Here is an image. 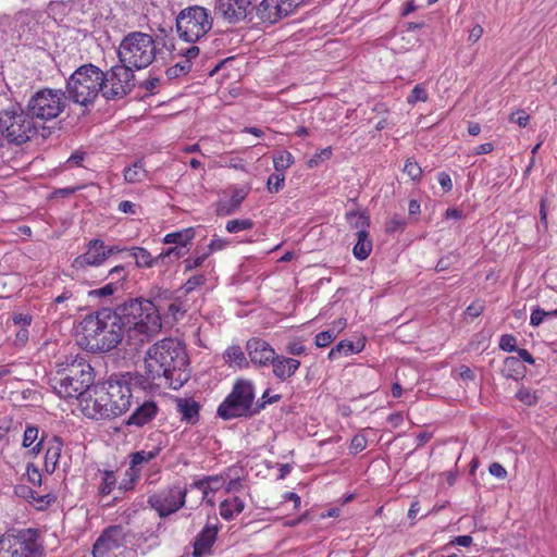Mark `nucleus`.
Instances as JSON below:
<instances>
[{
    "instance_id": "nucleus-1",
    "label": "nucleus",
    "mask_w": 557,
    "mask_h": 557,
    "mask_svg": "<svg viewBox=\"0 0 557 557\" xmlns=\"http://www.w3.org/2000/svg\"><path fill=\"white\" fill-rule=\"evenodd\" d=\"M154 301L145 298H129L111 309L129 345L135 348L149 342L161 330L159 310L162 300L171 298L169 289L159 288Z\"/></svg>"
},
{
    "instance_id": "nucleus-2",
    "label": "nucleus",
    "mask_w": 557,
    "mask_h": 557,
    "mask_svg": "<svg viewBox=\"0 0 557 557\" xmlns=\"http://www.w3.org/2000/svg\"><path fill=\"white\" fill-rule=\"evenodd\" d=\"M187 366V354L181 343L164 338L148 349L145 374H141V377L146 381L148 389L162 385L177 389L189 379Z\"/></svg>"
},
{
    "instance_id": "nucleus-3",
    "label": "nucleus",
    "mask_w": 557,
    "mask_h": 557,
    "mask_svg": "<svg viewBox=\"0 0 557 557\" xmlns=\"http://www.w3.org/2000/svg\"><path fill=\"white\" fill-rule=\"evenodd\" d=\"M141 374L126 372L111 375L103 383L96 384L90 395L92 409L101 419H111L126 412L136 391H148Z\"/></svg>"
},
{
    "instance_id": "nucleus-4",
    "label": "nucleus",
    "mask_w": 557,
    "mask_h": 557,
    "mask_svg": "<svg viewBox=\"0 0 557 557\" xmlns=\"http://www.w3.org/2000/svg\"><path fill=\"white\" fill-rule=\"evenodd\" d=\"M79 329L78 344L91 352H108L125 336L109 308L87 314L82 320Z\"/></svg>"
},
{
    "instance_id": "nucleus-5",
    "label": "nucleus",
    "mask_w": 557,
    "mask_h": 557,
    "mask_svg": "<svg viewBox=\"0 0 557 557\" xmlns=\"http://www.w3.org/2000/svg\"><path fill=\"white\" fill-rule=\"evenodd\" d=\"M94 370L84 358H71L57 364L49 384L62 398H79L94 387Z\"/></svg>"
},
{
    "instance_id": "nucleus-6",
    "label": "nucleus",
    "mask_w": 557,
    "mask_h": 557,
    "mask_svg": "<svg viewBox=\"0 0 557 557\" xmlns=\"http://www.w3.org/2000/svg\"><path fill=\"white\" fill-rule=\"evenodd\" d=\"M65 94L79 106L94 104L99 94L103 96L102 70L91 63L81 65L66 81Z\"/></svg>"
},
{
    "instance_id": "nucleus-7",
    "label": "nucleus",
    "mask_w": 557,
    "mask_h": 557,
    "mask_svg": "<svg viewBox=\"0 0 557 557\" xmlns=\"http://www.w3.org/2000/svg\"><path fill=\"white\" fill-rule=\"evenodd\" d=\"M158 53L156 39L147 33L134 30L121 40L116 54L119 61L135 71L148 67Z\"/></svg>"
},
{
    "instance_id": "nucleus-8",
    "label": "nucleus",
    "mask_w": 557,
    "mask_h": 557,
    "mask_svg": "<svg viewBox=\"0 0 557 557\" xmlns=\"http://www.w3.org/2000/svg\"><path fill=\"white\" fill-rule=\"evenodd\" d=\"M256 391L252 381L238 379L231 393L219 405L216 416L225 421L255 417Z\"/></svg>"
},
{
    "instance_id": "nucleus-9",
    "label": "nucleus",
    "mask_w": 557,
    "mask_h": 557,
    "mask_svg": "<svg viewBox=\"0 0 557 557\" xmlns=\"http://www.w3.org/2000/svg\"><path fill=\"white\" fill-rule=\"evenodd\" d=\"M38 133V126L27 110L13 106L0 112V134L11 145L21 146Z\"/></svg>"
},
{
    "instance_id": "nucleus-10",
    "label": "nucleus",
    "mask_w": 557,
    "mask_h": 557,
    "mask_svg": "<svg viewBox=\"0 0 557 557\" xmlns=\"http://www.w3.org/2000/svg\"><path fill=\"white\" fill-rule=\"evenodd\" d=\"M35 529L7 532L0 537V557H42L44 547Z\"/></svg>"
},
{
    "instance_id": "nucleus-11",
    "label": "nucleus",
    "mask_w": 557,
    "mask_h": 557,
    "mask_svg": "<svg viewBox=\"0 0 557 557\" xmlns=\"http://www.w3.org/2000/svg\"><path fill=\"white\" fill-rule=\"evenodd\" d=\"M213 17L208 9L190 5L183 9L176 16V32L183 40L196 42L212 28Z\"/></svg>"
},
{
    "instance_id": "nucleus-12",
    "label": "nucleus",
    "mask_w": 557,
    "mask_h": 557,
    "mask_svg": "<svg viewBox=\"0 0 557 557\" xmlns=\"http://www.w3.org/2000/svg\"><path fill=\"white\" fill-rule=\"evenodd\" d=\"M66 100V94L61 89L44 88L30 97L26 110L33 120L50 121L64 111Z\"/></svg>"
},
{
    "instance_id": "nucleus-13",
    "label": "nucleus",
    "mask_w": 557,
    "mask_h": 557,
    "mask_svg": "<svg viewBox=\"0 0 557 557\" xmlns=\"http://www.w3.org/2000/svg\"><path fill=\"white\" fill-rule=\"evenodd\" d=\"M102 78L106 100H121L135 87V70L120 61L107 72L102 71Z\"/></svg>"
},
{
    "instance_id": "nucleus-14",
    "label": "nucleus",
    "mask_w": 557,
    "mask_h": 557,
    "mask_svg": "<svg viewBox=\"0 0 557 557\" xmlns=\"http://www.w3.org/2000/svg\"><path fill=\"white\" fill-rule=\"evenodd\" d=\"M187 490L178 485L168 486L148 496V505L160 518L169 517L178 511L186 503Z\"/></svg>"
},
{
    "instance_id": "nucleus-15",
    "label": "nucleus",
    "mask_w": 557,
    "mask_h": 557,
    "mask_svg": "<svg viewBox=\"0 0 557 557\" xmlns=\"http://www.w3.org/2000/svg\"><path fill=\"white\" fill-rule=\"evenodd\" d=\"M62 447L63 442L59 436L52 435L49 437L46 433H42L38 442L28 450V454L36 457L46 448L45 467L48 472L52 473L58 466Z\"/></svg>"
},
{
    "instance_id": "nucleus-16",
    "label": "nucleus",
    "mask_w": 557,
    "mask_h": 557,
    "mask_svg": "<svg viewBox=\"0 0 557 557\" xmlns=\"http://www.w3.org/2000/svg\"><path fill=\"white\" fill-rule=\"evenodd\" d=\"M250 0H215V14L235 24L246 18Z\"/></svg>"
},
{
    "instance_id": "nucleus-17",
    "label": "nucleus",
    "mask_w": 557,
    "mask_h": 557,
    "mask_svg": "<svg viewBox=\"0 0 557 557\" xmlns=\"http://www.w3.org/2000/svg\"><path fill=\"white\" fill-rule=\"evenodd\" d=\"M124 533L121 525L108 527L92 546L94 557H104L110 550L119 548L122 545Z\"/></svg>"
},
{
    "instance_id": "nucleus-18",
    "label": "nucleus",
    "mask_w": 557,
    "mask_h": 557,
    "mask_svg": "<svg viewBox=\"0 0 557 557\" xmlns=\"http://www.w3.org/2000/svg\"><path fill=\"white\" fill-rule=\"evenodd\" d=\"M246 350L250 362L259 368L270 366L276 354L275 349L268 342L258 337L247 341Z\"/></svg>"
},
{
    "instance_id": "nucleus-19",
    "label": "nucleus",
    "mask_w": 557,
    "mask_h": 557,
    "mask_svg": "<svg viewBox=\"0 0 557 557\" xmlns=\"http://www.w3.org/2000/svg\"><path fill=\"white\" fill-rule=\"evenodd\" d=\"M104 261L106 255L103 250V240L94 238L87 244L86 252L77 256L72 265L76 270H81L86 267H99Z\"/></svg>"
},
{
    "instance_id": "nucleus-20",
    "label": "nucleus",
    "mask_w": 557,
    "mask_h": 557,
    "mask_svg": "<svg viewBox=\"0 0 557 557\" xmlns=\"http://www.w3.org/2000/svg\"><path fill=\"white\" fill-rule=\"evenodd\" d=\"M159 407L154 400L138 403L132 414L125 421L127 426L143 428L150 423L158 414Z\"/></svg>"
},
{
    "instance_id": "nucleus-21",
    "label": "nucleus",
    "mask_w": 557,
    "mask_h": 557,
    "mask_svg": "<svg viewBox=\"0 0 557 557\" xmlns=\"http://www.w3.org/2000/svg\"><path fill=\"white\" fill-rule=\"evenodd\" d=\"M33 14L28 11H20L13 17L9 16V21L5 23L7 35H11L12 38L22 40L32 29Z\"/></svg>"
},
{
    "instance_id": "nucleus-22",
    "label": "nucleus",
    "mask_w": 557,
    "mask_h": 557,
    "mask_svg": "<svg viewBox=\"0 0 557 557\" xmlns=\"http://www.w3.org/2000/svg\"><path fill=\"white\" fill-rule=\"evenodd\" d=\"M270 366H272L274 376L280 381L285 382L297 372L300 367V361L292 357L275 354Z\"/></svg>"
},
{
    "instance_id": "nucleus-23",
    "label": "nucleus",
    "mask_w": 557,
    "mask_h": 557,
    "mask_svg": "<svg viewBox=\"0 0 557 557\" xmlns=\"http://www.w3.org/2000/svg\"><path fill=\"white\" fill-rule=\"evenodd\" d=\"M218 524L210 523L209 521L206 523L203 529L196 536L194 542V557H202L205 554L210 552L211 547L215 543L218 535Z\"/></svg>"
},
{
    "instance_id": "nucleus-24",
    "label": "nucleus",
    "mask_w": 557,
    "mask_h": 557,
    "mask_svg": "<svg viewBox=\"0 0 557 557\" xmlns=\"http://www.w3.org/2000/svg\"><path fill=\"white\" fill-rule=\"evenodd\" d=\"M201 406L194 398H176V410L181 414V420L187 424L195 425L200 419Z\"/></svg>"
},
{
    "instance_id": "nucleus-25",
    "label": "nucleus",
    "mask_w": 557,
    "mask_h": 557,
    "mask_svg": "<svg viewBox=\"0 0 557 557\" xmlns=\"http://www.w3.org/2000/svg\"><path fill=\"white\" fill-rule=\"evenodd\" d=\"M248 188H238L235 187L232 190V195L226 200L219 201L216 206V214L218 215H232L237 212L243 203V201L248 196Z\"/></svg>"
},
{
    "instance_id": "nucleus-26",
    "label": "nucleus",
    "mask_w": 557,
    "mask_h": 557,
    "mask_svg": "<svg viewBox=\"0 0 557 557\" xmlns=\"http://www.w3.org/2000/svg\"><path fill=\"white\" fill-rule=\"evenodd\" d=\"M256 13L263 23L274 24L283 18L277 0H262L256 8Z\"/></svg>"
},
{
    "instance_id": "nucleus-27",
    "label": "nucleus",
    "mask_w": 557,
    "mask_h": 557,
    "mask_svg": "<svg viewBox=\"0 0 557 557\" xmlns=\"http://www.w3.org/2000/svg\"><path fill=\"white\" fill-rule=\"evenodd\" d=\"M527 372L525 367L522 364L518 357H506L503 361V367L500 368V373L506 379H512L518 381L524 377Z\"/></svg>"
},
{
    "instance_id": "nucleus-28",
    "label": "nucleus",
    "mask_w": 557,
    "mask_h": 557,
    "mask_svg": "<svg viewBox=\"0 0 557 557\" xmlns=\"http://www.w3.org/2000/svg\"><path fill=\"white\" fill-rule=\"evenodd\" d=\"M357 243L352 248L354 257L360 261L366 260L372 251V240L368 231L356 233Z\"/></svg>"
},
{
    "instance_id": "nucleus-29",
    "label": "nucleus",
    "mask_w": 557,
    "mask_h": 557,
    "mask_svg": "<svg viewBox=\"0 0 557 557\" xmlns=\"http://www.w3.org/2000/svg\"><path fill=\"white\" fill-rule=\"evenodd\" d=\"M245 508V503L237 496L225 499L220 504V515L223 519L230 521L235 513H240Z\"/></svg>"
},
{
    "instance_id": "nucleus-30",
    "label": "nucleus",
    "mask_w": 557,
    "mask_h": 557,
    "mask_svg": "<svg viewBox=\"0 0 557 557\" xmlns=\"http://www.w3.org/2000/svg\"><path fill=\"white\" fill-rule=\"evenodd\" d=\"M129 255L135 259L137 268H152L157 265V259L144 247H132Z\"/></svg>"
},
{
    "instance_id": "nucleus-31",
    "label": "nucleus",
    "mask_w": 557,
    "mask_h": 557,
    "mask_svg": "<svg viewBox=\"0 0 557 557\" xmlns=\"http://www.w3.org/2000/svg\"><path fill=\"white\" fill-rule=\"evenodd\" d=\"M195 237L193 227L184 228L178 232L169 233L164 236V244H175L176 247L185 248L188 243Z\"/></svg>"
},
{
    "instance_id": "nucleus-32",
    "label": "nucleus",
    "mask_w": 557,
    "mask_h": 557,
    "mask_svg": "<svg viewBox=\"0 0 557 557\" xmlns=\"http://www.w3.org/2000/svg\"><path fill=\"white\" fill-rule=\"evenodd\" d=\"M363 344L355 345L349 341H341L335 347L329 352V359L335 360L342 356H348L349 354L360 352L363 349Z\"/></svg>"
},
{
    "instance_id": "nucleus-33",
    "label": "nucleus",
    "mask_w": 557,
    "mask_h": 557,
    "mask_svg": "<svg viewBox=\"0 0 557 557\" xmlns=\"http://www.w3.org/2000/svg\"><path fill=\"white\" fill-rule=\"evenodd\" d=\"M224 359L226 362L236 364L240 369L247 368L249 364L245 352L238 345L230 346L224 352Z\"/></svg>"
},
{
    "instance_id": "nucleus-34",
    "label": "nucleus",
    "mask_w": 557,
    "mask_h": 557,
    "mask_svg": "<svg viewBox=\"0 0 557 557\" xmlns=\"http://www.w3.org/2000/svg\"><path fill=\"white\" fill-rule=\"evenodd\" d=\"M346 221L352 228H356L357 232L367 231L370 226V219L366 212H359L357 210H350L345 214Z\"/></svg>"
},
{
    "instance_id": "nucleus-35",
    "label": "nucleus",
    "mask_w": 557,
    "mask_h": 557,
    "mask_svg": "<svg viewBox=\"0 0 557 557\" xmlns=\"http://www.w3.org/2000/svg\"><path fill=\"white\" fill-rule=\"evenodd\" d=\"M161 451V447L157 446L151 450H138L131 454L129 466L134 469H139V466L147 463L154 459Z\"/></svg>"
},
{
    "instance_id": "nucleus-36",
    "label": "nucleus",
    "mask_w": 557,
    "mask_h": 557,
    "mask_svg": "<svg viewBox=\"0 0 557 557\" xmlns=\"http://www.w3.org/2000/svg\"><path fill=\"white\" fill-rule=\"evenodd\" d=\"M147 177V171L141 161H136L124 170V180L129 184L140 183Z\"/></svg>"
},
{
    "instance_id": "nucleus-37",
    "label": "nucleus",
    "mask_w": 557,
    "mask_h": 557,
    "mask_svg": "<svg viewBox=\"0 0 557 557\" xmlns=\"http://www.w3.org/2000/svg\"><path fill=\"white\" fill-rule=\"evenodd\" d=\"M140 476V469H134L131 466L125 471L123 479L119 483V491L121 492H128L133 491L138 479Z\"/></svg>"
},
{
    "instance_id": "nucleus-38",
    "label": "nucleus",
    "mask_w": 557,
    "mask_h": 557,
    "mask_svg": "<svg viewBox=\"0 0 557 557\" xmlns=\"http://www.w3.org/2000/svg\"><path fill=\"white\" fill-rule=\"evenodd\" d=\"M173 301L168 306V313L173 318L174 321L180 320L187 312L188 306L182 299V296H175L171 294Z\"/></svg>"
},
{
    "instance_id": "nucleus-39",
    "label": "nucleus",
    "mask_w": 557,
    "mask_h": 557,
    "mask_svg": "<svg viewBox=\"0 0 557 557\" xmlns=\"http://www.w3.org/2000/svg\"><path fill=\"white\" fill-rule=\"evenodd\" d=\"M116 484V476L114 471L104 470L102 471V480L99 486V492L101 495H109Z\"/></svg>"
},
{
    "instance_id": "nucleus-40",
    "label": "nucleus",
    "mask_w": 557,
    "mask_h": 557,
    "mask_svg": "<svg viewBox=\"0 0 557 557\" xmlns=\"http://www.w3.org/2000/svg\"><path fill=\"white\" fill-rule=\"evenodd\" d=\"M29 497L33 499V503L36 505L37 509L44 510L48 508L51 504L57 500L55 495L48 493L45 495H38L33 490H28Z\"/></svg>"
},
{
    "instance_id": "nucleus-41",
    "label": "nucleus",
    "mask_w": 557,
    "mask_h": 557,
    "mask_svg": "<svg viewBox=\"0 0 557 557\" xmlns=\"http://www.w3.org/2000/svg\"><path fill=\"white\" fill-rule=\"evenodd\" d=\"M276 172H283L294 163V157L290 152L283 150L273 158Z\"/></svg>"
},
{
    "instance_id": "nucleus-42",
    "label": "nucleus",
    "mask_w": 557,
    "mask_h": 557,
    "mask_svg": "<svg viewBox=\"0 0 557 557\" xmlns=\"http://www.w3.org/2000/svg\"><path fill=\"white\" fill-rule=\"evenodd\" d=\"M191 70V63L188 60L177 62L175 65L166 69L165 74L168 78L174 79L182 75H186Z\"/></svg>"
},
{
    "instance_id": "nucleus-43",
    "label": "nucleus",
    "mask_w": 557,
    "mask_h": 557,
    "mask_svg": "<svg viewBox=\"0 0 557 557\" xmlns=\"http://www.w3.org/2000/svg\"><path fill=\"white\" fill-rule=\"evenodd\" d=\"M206 283V277L202 274H197L189 277L186 283L176 290V293H182V295L186 296L202 286Z\"/></svg>"
},
{
    "instance_id": "nucleus-44",
    "label": "nucleus",
    "mask_w": 557,
    "mask_h": 557,
    "mask_svg": "<svg viewBox=\"0 0 557 557\" xmlns=\"http://www.w3.org/2000/svg\"><path fill=\"white\" fill-rule=\"evenodd\" d=\"M253 225L255 224L250 219H235L228 221L225 228L228 233H238L242 231L251 230Z\"/></svg>"
},
{
    "instance_id": "nucleus-45",
    "label": "nucleus",
    "mask_w": 557,
    "mask_h": 557,
    "mask_svg": "<svg viewBox=\"0 0 557 557\" xmlns=\"http://www.w3.org/2000/svg\"><path fill=\"white\" fill-rule=\"evenodd\" d=\"M281 398L282 396L280 394L270 396V391H264L261 398L258 401H255V416L259 414L268 405L280 401Z\"/></svg>"
},
{
    "instance_id": "nucleus-46",
    "label": "nucleus",
    "mask_w": 557,
    "mask_h": 557,
    "mask_svg": "<svg viewBox=\"0 0 557 557\" xmlns=\"http://www.w3.org/2000/svg\"><path fill=\"white\" fill-rule=\"evenodd\" d=\"M39 436V430L36 425L27 424L24 431L23 436V446L25 448L32 449V447L37 443Z\"/></svg>"
},
{
    "instance_id": "nucleus-47",
    "label": "nucleus",
    "mask_w": 557,
    "mask_h": 557,
    "mask_svg": "<svg viewBox=\"0 0 557 557\" xmlns=\"http://www.w3.org/2000/svg\"><path fill=\"white\" fill-rule=\"evenodd\" d=\"M516 398L519 399L521 403H523L527 406H533L537 403L539 397L536 396L535 392L528 387H521L516 393Z\"/></svg>"
},
{
    "instance_id": "nucleus-48",
    "label": "nucleus",
    "mask_w": 557,
    "mask_h": 557,
    "mask_svg": "<svg viewBox=\"0 0 557 557\" xmlns=\"http://www.w3.org/2000/svg\"><path fill=\"white\" fill-rule=\"evenodd\" d=\"M285 184L284 174L273 173L268 177L267 188L270 193H278Z\"/></svg>"
},
{
    "instance_id": "nucleus-49",
    "label": "nucleus",
    "mask_w": 557,
    "mask_h": 557,
    "mask_svg": "<svg viewBox=\"0 0 557 557\" xmlns=\"http://www.w3.org/2000/svg\"><path fill=\"white\" fill-rule=\"evenodd\" d=\"M428 100V92L423 85L418 84L413 87L409 96L407 97V102L409 104H414L418 101L425 102Z\"/></svg>"
},
{
    "instance_id": "nucleus-50",
    "label": "nucleus",
    "mask_w": 557,
    "mask_h": 557,
    "mask_svg": "<svg viewBox=\"0 0 557 557\" xmlns=\"http://www.w3.org/2000/svg\"><path fill=\"white\" fill-rule=\"evenodd\" d=\"M337 336L334 330L322 331L315 335L314 343L317 347L329 346Z\"/></svg>"
},
{
    "instance_id": "nucleus-51",
    "label": "nucleus",
    "mask_w": 557,
    "mask_h": 557,
    "mask_svg": "<svg viewBox=\"0 0 557 557\" xmlns=\"http://www.w3.org/2000/svg\"><path fill=\"white\" fill-rule=\"evenodd\" d=\"M498 347L507 352H513L518 349L517 337L512 334H504L499 338Z\"/></svg>"
},
{
    "instance_id": "nucleus-52",
    "label": "nucleus",
    "mask_w": 557,
    "mask_h": 557,
    "mask_svg": "<svg viewBox=\"0 0 557 557\" xmlns=\"http://www.w3.org/2000/svg\"><path fill=\"white\" fill-rule=\"evenodd\" d=\"M283 17L293 14L305 0H277Z\"/></svg>"
},
{
    "instance_id": "nucleus-53",
    "label": "nucleus",
    "mask_w": 557,
    "mask_h": 557,
    "mask_svg": "<svg viewBox=\"0 0 557 557\" xmlns=\"http://www.w3.org/2000/svg\"><path fill=\"white\" fill-rule=\"evenodd\" d=\"M127 275L128 273L124 265H115L109 271V276L112 280L111 282H117L119 287H121L123 282H125Z\"/></svg>"
},
{
    "instance_id": "nucleus-54",
    "label": "nucleus",
    "mask_w": 557,
    "mask_h": 557,
    "mask_svg": "<svg viewBox=\"0 0 557 557\" xmlns=\"http://www.w3.org/2000/svg\"><path fill=\"white\" fill-rule=\"evenodd\" d=\"M404 172L413 181H417L421 177L422 170L419 164L414 161L407 160L404 166Z\"/></svg>"
},
{
    "instance_id": "nucleus-55",
    "label": "nucleus",
    "mask_w": 557,
    "mask_h": 557,
    "mask_svg": "<svg viewBox=\"0 0 557 557\" xmlns=\"http://www.w3.org/2000/svg\"><path fill=\"white\" fill-rule=\"evenodd\" d=\"M458 261V256L454 253H449L447 256L442 257L435 267V270L437 272L446 271L448 270L453 264H455Z\"/></svg>"
},
{
    "instance_id": "nucleus-56",
    "label": "nucleus",
    "mask_w": 557,
    "mask_h": 557,
    "mask_svg": "<svg viewBox=\"0 0 557 557\" xmlns=\"http://www.w3.org/2000/svg\"><path fill=\"white\" fill-rule=\"evenodd\" d=\"M332 157L331 147L322 149L319 153H315L309 161V168H315L320 164L321 161L329 160Z\"/></svg>"
},
{
    "instance_id": "nucleus-57",
    "label": "nucleus",
    "mask_w": 557,
    "mask_h": 557,
    "mask_svg": "<svg viewBox=\"0 0 557 557\" xmlns=\"http://www.w3.org/2000/svg\"><path fill=\"white\" fill-rule=\"evenodd\" d=\"M119 288L117 282H110L104 286L90 292V295L107 297L113 295Z\"/></svg>"
},
{
    "instance_id": "nucleus-58",
    "label": "nucleus",
    "mask_w": 557,
    "mask_h": 557,
    "mask_svg": "<svg viewBox=\"0 0 557 557\" xmlns=\"http://www.w3.org/2000/svg\"><path fill=\"white\" fill-rule=\"evenodd\" d=\"M208 256H209V252H205L200 256L189 257V258L185 259L184 260L185 270L191 271V270L202 265V263L208 258Z\"/></svg>"
},
{
    "instance_id": "nucleus-59",
    "label": "nucleus",
    "mask_w": 557,
    "mask_h": 557,
    "mask_svg": "<svg viewBox=\"0 0 557 557\" xmlns=\"http://www.w3.org/2000/svg\"><path fill=\"white\" fill-rule=\"evenodd\" d=\"M509 120L510 122L518 124L520 127H525L529 124L530 115L527 114L524 111L519 110L512 112Z\"/></svg>"
},
{
    "instance_id": "nucleus-60",
    "label": "nucleus",
    "mask_w": 557,
    "mask_h": 557,
    "mask_svg": "<svg viewBox=\"0 0 557 557\" xmlns=\"http://www.w3.org/2000/svg\"><path fill=\"white\" fill-rule=\"evenodd\" d=\"M406 222L404 219L394 216L386 223V232L395 233L401 232L405 228Z\"/></svg>"
},
{
    "instance_id": "nucleus-61",
    "label": "nucleus",
    "mask_w": 557,
    "mask_h": 557,
    "mask_svg": "<svg viewBox=\"0 0 557 557\" xmlns=\"http://www.w3.org/2000/svg\"><path fill=\"white\" fill-rule=\"evenodd\" d=\"M26 474L28 478V481L34 485H40L41 484V473L39 472V469L34 466L33 463H29L26 468Z\"/></svg>"
},
{
    "instance_id": "nucleus-62",
    "label": "nucleus",
    "mask_w": 557,
    "mask_h": 557,
    "mask_svg": "<svg viewBox=\"0 0 557 557\" xmlns=\"http://www.w3.org/2000/svg\"><path fill=\"white\" fill-rule=\"evenodd\" d=\"M545 317H550L549 311H545L541 308H535L532 310L531 317H530V324L532 326H539Z\"/></svg>"
},
{
    "instance_id": "nucleus-63",
    "label": "nucleus",
    "mask_w": 557,
    "mask_h": 557,
    "mask_svg": "<svg viewBox=\"0 0 557 557\" xmlns=\"http://www.w3.org/2000/svg\"><path fill=\"white\" fill-rule=\"evenodd\" d=\"M367 447V438L363 435H356L350 442L349 449L351 453L357 454Z\"/></svg>"
},
{
    "instance_id": "nucleus-64",
    "label": "nucleus",
    "mask_w": 557,
    "mask_h": 557,
    "mask_svg": "<svg viewBox=\"0 0 557 557\" xmlns=\"http://www.w3.org/2000/svg\"><path fill=\"white\" fill-rule=\"evenodd\" d=\"M32 315L27 313L14 312L12 314V321L15 325H22L23 327H27L32 323Z\"/></svg>"
}]
</instances>
